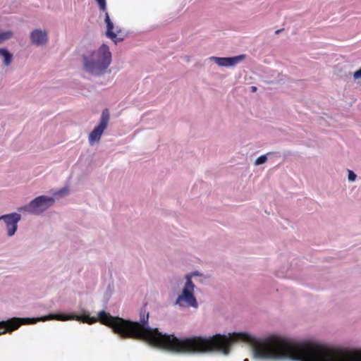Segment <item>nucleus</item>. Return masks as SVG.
<instances>
[{
  "mask_svg": "<svg viewBox=\"0 0 361 361\" xmlns=\"http://www.w3.org/2000/svg\"><path fill=\"white\" fill-rule=\"evenodd\" d=\"M111 56L109 47L103 44L97 50L83 55L84 69L92 75H103L111 63Z\"/></svg>",
  "mask_w": 361,
  "mask_h": 361,
  "instance_id": "obj_1",
  "label": "nucleus"
},
{
  "mask_svg": "<svg viewBox=\"0 0 361 361\" xmlns=\"http://www.w3.org/2000/svg\"><path fill=\"white\" fill-rule=\"evenodd\" d=\"M195 274H187L186 282L180 295H178L176 304L180 306L197 307V302L194 295L195 285L192 281V276Z\"/></svg>",
  "mask_w": 361,
  "mask_h": 361,
  "instance_id": "obj_2",
  "label": "nucleus"
},
{
  "mask_svg": "<svg viewBox=\"0 0 361 361\" xmlns=\"http://www.w3.org/2000/svg\"><path fill=\"white\" fill-rule=\"evenodd\" d=\"M54 202V198L42 195L36 197L30 204L18 209V210L38 214L46 210Z\"/></svg>",
  "mask_w": 361,
  "mask_h": 361,
  "instance_id": "obj_3",
  "label": "nucleus"
},
{
  "mask_svg": "<svg viewBox=\"0 0 361 361\" xmlns=\"http://www.w3.org/2000/svg\"><path fill=\"white\" fill-rule=\"evenodd\" d=\"M109 120V112L108 109H104L102 113L99 125L89 135L88 140L90 145H92L99 141L104 130L108 126Z\"/></svg>",
  "mask_w": 361,
  "mask_h": 361,
  "instance_id": "obj_4",
  "label": "nucleus"
},
{
  "mask_svg": "<svg viewBox=\"0 0 361 361\" xmlns=\"http://www.w3.org/2000/svg\"><path fill=\"white\" fill-rule=\"evenodd\" d=\"M20 219L21 216L18 213H11L0 216V220H4L6 225L8 236H12L15 234L18 228V223Z\"/></svg>",
  "mask_w": 361,
  "mask_h": 361,
  "instance_id": "obj_5",
  "label": "nucleus"
},
{
  "mask_svg": "<svg viewBox=\"0 0 361 361\" xmlns=\"http://www.w3.org/2000/svg\"><path fill=\"white\" fill-rule=\"evenodd\" d=\"M245 58L244 55L234 57H213L212 59L220 66H233Z\"/></svg>",
  "mask_w": 361,
  "mask_h": 361,
  "instance_id": "obj_6",
  "label": "nucleus"
},
{
  "mask_svg": "<svg viewBox=\"0 0 361 361\" xmlns=\"http://www.w3.org/2000/svg\"><path fill=\"white\" fill-rule=\"evenodd\" d=\"M30 39L33 44L38 46L42 45L47 41V34L45 31L37 29L31 32Z\"/></svg>",
  "mask_w": 361,
  "mask_h": 361,
  "instance_id": "obj_7",
  "label": "nucleus"
},
{
  "mask_svg": "<svg viewBox=\"0 0 361 361\" xmlns=\"http://www.w3.org/2000/svg\"><path fill=\"white\" fill-rule=\"evenodd\" d=\"M105 22L106 23V35L111 39H112L115 43H117L118 41H120V39L117 38V35L115 32H113L114 25L111 21L109 13H105Z\"/></svg>",
  "mask_w": 361,
  "mask_h": 361,
  "instance_id": "obj_8",
  "label": "nucleus"
},
{
  "mask_svg": "<svg viewBox=\"0 0 361 361\" xmlns=\"http://www.w3.org/2000/svg\"><path fill=\"white\" fill-rule=\"evenodd\" d=\"M0 56L3 58L4 64L6 66H9L12 61V54L6 49H0Z\"/></svg>",
  "mask_w": 361,
  "mask_h": 361,
  "instance_id": "obj_9",
  "label": "nucleus"
},
{
  "mask_svg": "<svg viewBox=\"0 0 361 361\" xmlns=\"http://www.w3.org/2000/svg\"><path fill=\"white\" fill-rule=\"evenodd\" d=\"M13 35V33L11 31H6V32H0V44L4 42L5 40H7L10 38H11Z\"/></svg>",
  "mask_w": 361,
  "mask_h": 361,
  "instance_id": "obj_10",
  "label": "nucleus"
},
{
  "mask_svg": "<svg viewBox=\"0 0 361 361\" xmlns=\"http://www.w3.org/2000/svg\"><path fill=\"white\" fill-rule=\"evenodd\" d=\"M267 157L266 155H262L260 157H259L256 160H255V164L256 165H260L262 164H264L267 161Z\"/></svg>",
  "mask_w": 361,
  "mask_h": 361,
  "instance_id": "obj_11",
  "label": "nucleus"
},
{
  "mask_svg": "<svg viewBox=\"0 0 361 361\" xmlns=\"http://www.w3.org/2000/svg\"><path fill=\"white\" fill-rule=\"evenodd\" d=\"M46 316H78V314H61V313H57V314H49ZM79 316H90V314L84 313L82 314H80Z\"/></svg>",
  "mask_w": 361,
  "mask_h": 361,
  "instance_id": "obj_12",
  "label": "nucleus"
},
{
  "mask_svg": "<svg viewBox=\"0 0 361 361\" xmlns=\"http://www.w3.org/2000/svg\"><path fill=\"white\" fill-rule=\"evenodd\" d=\"M99 6V8L103 11H105L106 10V0H96Z\"/></svg>",
  "mask_w": 361,
  "mask_h": 361,
  "instance_id": "obj_13",
  "label": "nucleus"
},
{
  "mask_svg": "<svg viewBox=\"0 0 361 361\" xmlns=\"http://www.w3.org/2000/svg\"><path fill=\"white\" fill-rule=\"evenodd\" d=\"M356 178V175L352 171H349L348 172V179L350 181H354Z\"/></svg>",
  "mask_w": 361,
  "mask_h": 361,
  "instance_id": "obj_14",
  "label": "nucleus"
},
{
  "mask_svg": "<svg viewBox=\"0 0 361 361\" xmlns=\"http://www.w3.org/2000/svg\"><path fill=\"white\" fill-rule=\"evenodd\" d=\"M353 77L355 79L361 78V68L354 73Z\"/></svg>",
  "mask_w": 361,
  "mask_h": 361,
  "instance_id": "obj_15",
  "label": "nucleus"
},
{
  "mask_svg": "<svg viewBox=\"0 0 361 361\" xmlns=\"http://www.w3.org/2000/svg\"><path fill=\"white\" fill-rule=\"evenodd\" d=\"M97 316L102 317V316H111V315L109 314V313H106L105 311L102 310V311L99 312L97 313Z\"/></svg>",
  "mask_w": 361,
  "mask_h": 361,
  "instance_id": "obj_16",
  "label": "nucleus"
},
{
  "mask_svg": "<svg viewBox=\"0 0 361 361\" xmlns=\"http://www.w3.org/2000/svg\"><path fill=\"white\" fill-rule=\"evenodd\" d=\"M256 90H257V87H255V86H252V92L256 91Z\"/></svg>",
  "mask_w": 361,
  "mask_h": 361,
  "instance_id": "obj_17",
  "label": "nucleus"
},
{
  "mask_svg": "<svg viewBox=\"0 0 361 361\" xmlns=\"http://www.w3.org/2000/svg\"><path fill=\"white\" fill-rule=\"evenodd\" d=\"M281 30H277L276 31V34H279V33H280V32H281Z\"/></svg>",
  "mask_w": 361,
  "mask_h": 361,
  "instance_id": "obj_18",
  "label": "nucleus"
}]
</instances>
